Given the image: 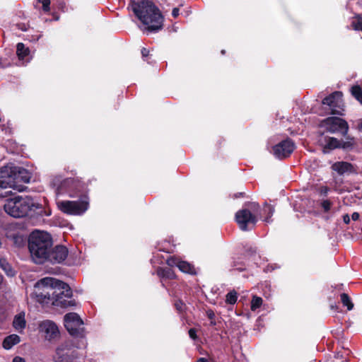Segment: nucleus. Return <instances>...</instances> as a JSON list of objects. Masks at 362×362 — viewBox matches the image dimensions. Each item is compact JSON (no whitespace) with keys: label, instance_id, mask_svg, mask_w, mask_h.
Instances as JSON below:
<instances>
[{"label":"nucleus","instance_id":"1","mask_svg":"<svg viewBox=\"0 0 362 362\" xmlns=\"http://www.w3.org/2000/svg\"><path fill=\"white\" fill-rule=\"evenodd\" d=\"M66 292V296L71 295L69 286L61 281L52 277H45L38 281L34 286L31 297L40 303H49L52 305H65L59 296Z\"/></svg>","mask_w":362,"mask_h":362},{"label":"nucleus","instance_id":"2","mask_svg":"<svg viewBox=\"0 0 362 362\" xmlns=\"http://www.w3.org/2000/svg\"><path fill=\"white\" fill-rule=\"evenodd\" d=\"M129 8L146 27L148 32H157L162 29L163 17L159 9L151 1L136 2L131 0Z\"/></svg>","mask_w":362,"mask_h":362},{"label":"nucleus","instance_id":"3","mask_svg":"<svg viewBox=\"0 0 362 362\" xmlns=\"http://www.w3.org/2000/svg\"><path fill=\"white\" fill-rule=\"evenodd\" d=\"M52 247V240L49 233L36 230L30 234L28 247L31 257L36 264H42L46 261Z\"/></svg>","mask_w":362,"mask_h":362},{"label":"nucleus","instance_id":"4","mask_svg":"<svg viewBox=\"0 0 362 362\" xmlns=\"http://www.w3.org/2000/svg\"><path fill=\"white\" fill-rule=\"evenodd\" d=\"M30 177L25 169L11 165H5L0 168V187L2 189L11 188L22 191L23 182H28Z\"/></svg>","mask_w":362,"mask_h":362},{"label":"nucleus","instance_id":"5","mask_svg":"<svg viewBox=\"0 0 362 362\" xmlns=\"http://www.w3.org/2000/svg\"><path fill=\"white\" fill-rule=\"evenodd\" d=\"M50 185L57 196L67 194L69 197H78L80 194H86L85 184L78 179L63 178L61 175H55L51 178Z\"/></svg>","mask_w":362,"mask_h":362},{"label":"nucleus","instance_id":"6","mask_svg":"<svg viewBox=\"0 0 362 362\" xmlns=\"http://www.w3.org/2000/svg\"><path fill=\"white\" fill-rule=\"evenodd\" d=\"M39 207L30 197L15 196L6 200L4 205L6 214L14 218H22L27 216L29 211Z\"/></svg>","mask_w":362,"mask_h":362},{"label":"nucleus","instance_id":"7","mask_svg":"<svg viewBox=\"0 0 362 362\" xmlns=\"http://www.w3.org/2000/svg\"><path fill=\"white\" fill-rule=\"evenodd\" d=\"M86 340H78L76 343L73 340H67L59 344L55 351L54 356L55 362H74L78 357L76 349L86 346Z\"/></svg>","mask_w":362,"mask_h":362},{"label":"nucleus","instance_id":"8","mask_svg":"<svg viewBox=\"0 0 362 362\" xmlns=\"http://www.w3.org/2000/svg\"><path fill=\"white\" fill-rule=\"evenodd\" d=\"M245 206L235 214L236 222L242 230L250 229V226H254L257 221L259 204L251 202L247 204Z\"/></svg>","mask_w":362,"mask_h":362},{"label":"nucleus","instance_id":"9","mask_svg":"<svg viewBox=\"0 0 362 362\" xmlns=\"http://www.w3.org/2000/svg\"><path fill=\"white\" fill-rule=\"evenodd\" d=\"M78 197H79L78 201L57 200V205L58 209L62 212L69 215H82L88 209V197L86 194H82Z\"/></svg>","mask_w":362,"mask_h":362},{"label":"nucleus","instance_id":"10","mask_svg":"<svg viewBox=\"0 0 362 362\" xmlns=\"http://www.w3.org/2000/svg\"><path fill=\"white\" fill-rule=\"evenodd\" d=\"M64 326L68 332L76 338H79V340L85 339V330L83 322L79 315L75 313H70L64 315Z\"/></svg>","mask_w":362,"mask_h":362},{"label":"nucleus","instance_id":"11","mask_svg":"<svg viewBox=\"0 0 362 362\" xmlns=\"http://www.w3.org/2000/svg\"><path fill=\"white\" fill-rule=\"evenodd\" d=\"M38 332L42 338L49 342L55 341L60 337L58 326L54 322L49 320L39 322Z\"/></svg>","mask_w":362,"mask_h":362},{"label":"nucleus","instance_id":"12","mask_svg":"<svg viewBox=\"0 0 362 362\" xmlns=\"http://www.w3.org/2000/svg\"><path fill=\"white\" fill-rule=\"evenodd\" d=\"M323 105L328 107V110L332 115H342L344 112V103L341 92L336 91L322 101Z\"/></svg>","mask_w":362,"mask_h":362},{"label":"nucleus","instance_id":"13","mask_svg":"<svg viewBox=\"0 0 362 362\" xmlns=\"http://www.w3.org/2000/svg\"><path fill=\"white\" fill-rule=\"evenodd\" d=\"M295 148L293 142L289 139H285L273 147L274 156L279 159L288 157Z\"/></svg>","mask_w":362,"mask_h":362},{"label":"nucleus","instance_id":"14","mask_svg":"<svg viewBox=\"0 0 362 362\" xmlns=\"http://www.w3.org/2000/svg\"><path fill=\"white\" fill-rule=\"evenodd\" d=\"M325 126L329 132L332 133L341 132L343 135H346L348 132V124L339 117H328L325 120Z\"/></svg>","mask_w":362,"mask_h":362},{"label":"nucleus","instance_id":"15","mask_svg":"<svg viewBox=\"0 0 362 362\" xmlns=\"http://www.w3.org/2000/svg\"><path fill=\"white\" fill-rule=\"evenodd\" d=\"M67 255V248L62 245H57L54 248L51 247L50 252L48 253V257L46 261H48L52 264L60 263L65 260Z\"/></svg>","mask_w":362,"mask_h":362},{"label":"nucleus","instance_id":"16","mask_svg":"<svg viewBox=\"0 0 362 362\" xmlns=\"http://www.w3.org/2000/svg\"><path fill=\"white\" fill-rule=\"evenodd\" d=\"M166 263L170 267H177L178 269L187 274H196L195 268L187 262L180 260L178 258L172 257L166 259Z\"/></svg>","mask_w":362,"mask_h":362},{"label":"nucleus","instance_id":"17","mask_svg":"<svg viewBox=\"0 0 362 362\" xmlns=\"http://www.w3.org/2000/svg\"><path fill=\"white\" fill-rule=\"evenodd\" d=\"M352 146V143L350 141L341 143L339 140L334 137H329L327 139V144H325L323 151L327 153L328 150L334 149L336 148H343L347 149Z\"/></svg>","mask_w":362,"mask_h":362},{"label":"nucleus","instance_id":"18","mask_svg":"<svg viewBox=\"0 0 362 362\" xmlns=\"http://www.w3.org/2000/svg\"><path fill=\"white\" fill-rule=\"evenodd\" d=\"M26 324L25 312H21L14 316L13 327L18 332L23 333L26 327Z\"/></svg>","mask_w":362,"mask_h":362},{"label":"nucleus","instance_id":"19","mask_svg":"<svg viewBox=\"0 0 362 362\" xmlns=\"http://www.w3.org/2000/svg\"><path fill=\"white\" fill-rule=\"evenodd\" d=\"M274 211L272 206L265 204L262 209L259 207L257 217L263 218L266 222H269V218L272 217Z\"/></svg>","mask_w":362,"mask_h":362},{"label":"nucleus","instance_id":"20","mask_svg":"<svg viewBox=\"0 0 362 362\" xmlns=\"http://www.w3.org/2000/svg\"><path fill=\"white\" fill-rule=\"evenodd\" d=\"M333 170L337 172L339 175H343L346 173L351 172L352 165L347 162H337L332 165Z\"/></svg>","mask_w":362,"mask_h":362},{"label":"nucleus","instance_id":"21","mask_svg":"<svg viewBox=\"0 0 362 362\" xmlns=\"http://www.w3.org/2000/svg\"><path fill=\"white\" fill-rule=\"evenodd\" d=\"M21 341L20 337L13 334L6 337L3 341V347L5 349H11L14 345L18 344Z\"/></svg>","mask_w":362,"mask_h":362},{"label":"nucleus","instance_id":"22","mask_svg":"<svg viewBox=\"0 0 362 362\" xmlns=\"http://www.w3.org/2000/svg\"><path fill=\"white\" fill-rule=\"evenodd\" d=\"M16 53L20 60H24L29 55L30 50L23 43L20 42L17 44Z\"/></svg>","mask_w":362,"mask_h":362},{"label":"nucleus","instance_id":"23","mask_svg":"<svg viewBox=\"0 0 362 362\" xmlns=\"http://www.w3.org/2000/svg\"><path fill=\"white\" fill-rule=\"evenodd\" d=\"M156 272L157 274L162 278L173 279L175 276V274L170 268L158 267Z\"/></svg>","mask_w":362,"mask_h":362},{"label":"nucleus","instance_id":"24","mask_svg":"<svg viewBox=\"0 0 362 362\" xmlns=\"http://www.w3.org/2000/svg\"><path fill=\"white\" fill-rule=\"evenodd\" d=\"M0 267L5 271L6 274L10 276H13L15 274L14 270L11 268L10 264L6 262L5 259H0Z\"/></svg>","mask_w":362,"mask_h":362},{"label":"nucleus","instance_id":"25","mask_svg":"<svg viewBox=\"0 0 362 362\" xmlns=\"http://www.w3.org/2000/svg\"><path fill=\"white\" fill-rule=\"evenodd\" d=\"M263 303V300L261 297L253 296L251 300L250 308L252 311H256L258 308H259Z\"/></svg>","mask_w":362,"mask_h":362},{"label":"nucleus","instance_id":"26","mask_svg":"<svg viewBox=\"0 0 362 362\" xmlns=\"http://www.w3.org/2000/svg\"><path fill=\"white\" fill-rule=\"evenodd\" d=\"M333 189L337 192L341 194L348 190L347 187L342 185V180L335 179L332 185Z\"/></svg>","mask_w":362,"mask_h":362},{"label":"nucleus","instance_id":"27","mask_svg":"<svg viewBox=\"0 0 362 362\" xmlns=\"http://www.w3.org/2000/svg\"><path fill=\"white\" fill-rule=\"evenodd\" d=\"M353 96L362 104V90L360 86H353L351 89Z\"/></svg>","mask_w":362,"mask_h":362},{"label":"nucleus","instance_id":"28","mask_svg":"<svg viewBox=\"0 0 362 362\" xmlns=\"http://www.w3.org/2000/svg\"><path fill=\"white\" fill-rule=\"evenodd\" d=\"M341 303L342 304L344 305V306H346L347 307V309L349 310H351L353 309L354 308V304L353 303L351 302L349 296L346 294V293H342L341 294Z\"/></svg>","mask_w":362,"mask_h":362},{"label":"nucleus","instance_id":"29","mask_svg":"<svg viewBox=\"0 0 362 362\" xmlns=\"http://www.w3.org/2000/svg\"><path fill=\"white\" fill-rule=\"evenodd\" d=\"M351 25L354 30L362 31V18L358 16L353 18Z\"/></svg>","mask_w":362,"mask_h":362},{"label":"nucleus","instance_id":"30","mask_svg":"<svg viewBox=\"0 0 362 362\" xmlns=\"http://www.w3.org/2000/svg\"><path fill=\"white\" fill-rule=\"evenodd\" d=\"M238 299L237 293L234 291L229 292L226 295V302L228 304L233 305L236 303Z\"/></svg>","mask_w":362,"mask_h":362},{"label":"nucleus","instance_id":"31","mask_svg":"<svg viewBox=\"0 0 362 362\" xmlns=\"http://www.w3.org/2000/svg\"><path fill=\"white\" fill-rule=\"evenodd\" d=\"M66 292H62V294H60L59 296V297H61L60 299L62 300V301H64L65 303V305H62V304H59V305H54L55 306H60V307H67V306H69L71 305V300H69V298H71L72 294L70 296H66L65 295Z\"/></svg>","mask_w":362,"mask_h":362},{"label":"nucleus","instance_id":"32","mask_svg":"<svg viewBox=\"0 0 362 362\" xmlns=\"http://www.w3.org/2000/svg\"><path fill=\"white\" fill-rule=\"evenodd\" d=\"M38 1L42 4V9L45 12H48L50 10L49 4L50 0H38Z\"/></svg>","mask_w":362,"mask_h":362},{"label":"nucleus","instance_id":"33","mask_svg":"<svg viewBox=\"0 0 362 362\" xmlns=\"http://www.w3.org/2000/svg\"><path fill=\"white\" fill-rule=\"evenodd\" d=\"M152 264H162L163 260L160 259V254L156 252L153 255V258L151 259Z\"/></svg>","mask_w":362,"mask_h":362},{"label":"nucleus","instance_id":"34","mask_svg":"<svg viewBox=\"0 0 362 362\" xmlns=\"http://www.w3.org/2000/svg\"><path fill=\"white\" fill-rule=\"evenodd\" d=\"M331 202L329 200H324L322 202V207L323 208L325 211H328L331 208Z\"/></svg>","mask_w":362,"mask_h":362},{"label":"nucleus","instance_id":"35","mask_svg":"<svg viewBox=\"0 0 362 362\" xmlns=\"http://www.w3.org/2000/svg\"><path fill=\"white\" fill-rule=\"evenodd\" d=\"M175 306L179 312H182L184 310L185 305L181 300L176 301Z\"/></svg>","mask_w":362,"mask_h":362},{"label":"nucleus","instance_id":"36","mask_svg":"<svg viewBox=\"0 0 362 362\" xmlns=\"http://www.w3.org/2000/svg\"><path fill=\"white\" fill-rule=\"evenodd\" d=\"M189 335L191 339H195L197 338V332L194 329H190L189 330Z\"/></svg>","mask_w":362,"mask_h":362},{"label":"nucleus","instance_id":"37","mask_svg":"<svg viewBox=\"0 0 362 362\" xmlns=\"http://www.w3.org/2000/svg\"><path fill=\"white\" fill-rule=\"evenodd\" d=\"M206 315H207V317H208L210 320H214V317H215V314H214V311H213V310H208L206 311Z\"/></svg>","mask_w":362,"mask_h":362},{"label":"nucleus","instance_id":"38","mask_svg":"<svg viewBox=\"0 0 362 362\" xmlns=\"http://www.w3.org/2000/svg\"><path fill=\"white\" fill-rule=\"evenodd\" d=\"M12 362H25V360L21 356H15L13 358Z\"/></svg>","mask_w":362,"mask_h":362},{"label":"nucleus","instance_id":"39","mask_svg":"<svg viewBox=\"0 0 362 362\" xmlns=\"http://www.w3.org/2000/svg\"><path fill=\"white\" fill-rule=\"evenodd\" d=\"M179 8H174L172 11V15L174 18H177L179 16Z\"/></svg>","mask_w":362,"mask_h":362},{"label":"nucleus","instance_id":"40","mask_svg":"<svg viewBox=\"0 0 362 362\" xmlns=\"http://www.w3.org/2000/svg\"><path fill=\"white\" fill-rule=\"evenodd\" d=\"M329 192V188L327 187H322L320 188V193L322 194H327Z\"/></svg>","mask_w":362,"mask_h":362},{"label":"nucleus","instance_id":"41","mask_svg":"<svg viewBox=\"0 0 362 362\" xmlns=\"http://www.w3.org/2000/svg\"><path fill=\"white\" fill-rule=\"evenodd\" d=\"M149 54V51L146 49V48H143L142 50H141V54H142V57H146V56H148Z\"/></svg>","mask_w":362,"mask_h":362},{"label":"nucleus","instance_id":"42","mask_svg":"<svg viewBox=\"0 0 362 362\" xmlns=\"http://www.w3.org/2000/svg\"><path fill=\"white\" fill-rule=\"evenodd\" d=\"M358 218H359V214H358V213H357V212H354V213H353V214H352V215H351V218H352L354 221H356V220H358Z\"/></svg>","mask_w":362,"mask_h":362},{"label":"nucleus","instance_id":"43","mask_svg":"<svg viewBox=\"0 0 362 362\" xmlns=\"http://www.w3.org/2000/svg\"><path fill=\"white\" fill-rule=\"evenodd\" d=\"M357 127L360 131H362V118L357 122Z\"/></svg>","mask_w":362,"mask_h":362},{"label":"nucleus","instance_id":"44","mask_svg":"<svg viewBox=\"0 0 362 362\" xmlns=\"http://www.w3.org/2000/svg\"><path fill=\"white\" fill-rule=\"evenodd\" d=\"M350 221V218L348 215H345L344 216V221L346 223H348Z\"/></svg>","mask_w":362,"mask_h":362},{"label":"nucleus","instance_id":"45","mask_svg":"<svg viewBox=\"0 0 362 362\" xmlns=\"http://www.w3.org/2000/svg\"><path fill=\"white\" fill-rule=\"evenodd\" d=\"M197 362H208V361L204 358H200L197 360Z\"/></svg>","mask_w":362,"mask_h":362},{"label":"nucleus","instance_id":"46","mask_svg":"<svg viewBox=\"0 0 362 362\" xmlns=\"http://www.w3.org/2000/svg\"><path fill=\"white\" fill-rule=\"evenodd\" d=\"M158 251H164V252H170L169 250L167 249V248H161V247H159L158 248Z\"/></svg>","mask_w":362,"mask_h":362},{"label":"nucleus","instance_id":"47","mask_svg":"<svg viewBox=\"0 0 362 362\" xmlns=\"http://www.w3.org/2000/svg\"><path fill=\"white\" fill-rule=\"evenodd\" d=\"M4 277L1 274H0V285L3 283Z\"/></svg>","mask_w":362,"mask_h":362},{"label":"nucleus","instance_id":"48","mask_svg":"<svg viewBox=\"0 0 362 362\" xmlns=\"http://www.w3.org/2000/svg\"><path fill=\"white\" fill-rule=\"evenodd\" d=\"M211 320V325H216V322H215L214 319V320Z\"/></svg>","mask_w":362,"mask_h":362},{"label":"nucleus","instance_id":"49","mask_svg":"<svg viewBox=\"0 0 362 362\" xmlns=\"http://www.w3.org/2000/svg\"><path fill=\"white\" fill-rule=\"evenodd\" d=\"M224 52H225V51H224V50H222V51H221V53H222V54H224Z\"/></svg>","mask_w":362,"mask_h":362}]
</instances>
